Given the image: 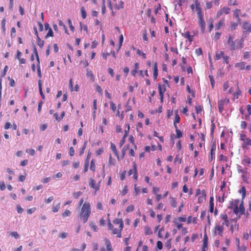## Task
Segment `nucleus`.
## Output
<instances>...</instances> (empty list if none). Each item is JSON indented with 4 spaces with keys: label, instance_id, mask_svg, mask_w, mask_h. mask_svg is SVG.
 I'll list each match as a JSON object with an SVG mask.
<instances>
[{
    "label": "nucleus",
    "instance_id": "obj_1",
    "mask_svg": "<svg viewBox=\"0 0 251 251\" xmlns=\"http://www.w3.org/2000/svg\"><path fill=\"white\" fill-rule=\"evenodd\" d=\"M228 208L231 209L233 213L236 215L237 219H240L242 215L245 214V208L244 206V202L239 199L230 201Z\"/></svg>",
    "mask_w": 251,
    "mask_h": 251
},
{
    "label": "nucleus",
    "instance_id": "obj_2",
    "mask_svg": "<svg viewBox=\"0 0 251 251\" xmlns=\"http://www.w3.org/2000/svg\"><path fill=\"white\" fill-rule=\"evenodd\" d=\"M113 225L108 220V229L112 231V235H117L118 238L122 237V231L124 228V223L122 219L116 218L113 221Z\"/></svg>",
    "mask_w": 251,
    "mask_h": 251
},
{
    "label": "nucleus",
    "instance_id": "obj_3",
    "mask_svg": "<svg viewBox=\"0 0 251 251\" xmlns=\"http://www.w3.org/2000/svg\"><path fill=\"white\" fill-rule=\"evenodd\" d=\"M244 42L243 38H241L240 40H234V37L233 35H229L226 43V46L231 51L241 50L243 48Z\"/></svg>",
    "mask_w": 251,
    "mask_h": 251
},
{
    "label": "nucleus",
    "instance_id": "obj_4",
    "mask_svg": "<svg viewBox=\"0 0 251 251\" xmlns=\"http://www.w3.org/2000/svg\"><path fill=\"white\" fill-rule=\"evenodd\" d=\"M91 213V205L89 202L85 201L81 206L78 214V218L83 223H86Z\"/></svg>",
    "mask_w": 251,
    "mask_h": 251
},
{
    "label": "nucleus",
    "instance_id": "obj_5",
    "mask_svg": "<svg viewBox=\"0 0 251 251\" xmlns=\"http://www.w3.org/2000/svg\"><path fill=\"white\" fill-rule=\"evenodd\" d=\"M163 84H161L160 83L158 84L159 99L161 102H163V101L164 94L166 92V86H169V82L166 79L163 78Z\"/></svg>",
    "mask_w": 251,
    "mask_h": 251
},
{
    "label": "nucleus",
    "instance_id": "obj_6",
    "mask_svg": "<svg viewBox=\"0 0 251 251\" xmlns=\"http://www.w3.org/2000/svg\"><path fill=\"white\" fill-rule=\"evenodd\" d=\"M240 139L243 142L242 144L243 149H248L249 146H251V139L248 138L245 134H241Z\"/></svg>",
    "mask_w": 251,
    "mask_h": 251
},
{
    "label": "nucleus",
    "instance_id": "obj_7",
    "mask_svg": "<svg viewBox=\"0 0 251 251\" xmlns=\"http://www.w3.org/2000/svg\"><path fill=\"white\" fill-rule=\"evenodd\" d=\"M224 227L223 225L216 224L213 229V233L214 235H219L220 237H223Z\"/></svg>",
    "mask_w": 251,
    "mask_h": 251
},
{
    "label": "nucleus",
    "instance_id": "obj_8",
    "mask_svg": "<svg viewBox=\"0 0 251 251\" xmlns=\"http://www.w3.org/2000/svg\"><path fill=\"white\" fill-rule=\"evenodd\" d=\"M229 102V100L227 98L223 99L218 102V106L219 111L220 113H222L225 109V106Z\"/></svg>",
    "mask_w": 251,
    "mask_h": 251
},
{
    "label": "nucleus",
    "instance_id": "obj_9",
    "mask_svg": "<svg viewBox=\"0 0 251 251\" xmlns=\"http://www.w3.org/2000/svg\"><path fill=\"white\" fill-rule=\"evenodd\" d=\"M128 176H131L133 175V177L135 180V181H137L138 180V172L137 169V166L135 162L133 164V168L131 169L128 172Z\"/></svg>",
    "mask_w": 251,
    "mask_h": 251
},
{
    "label": "nucleus",
    "instance_id": "obj_10",
    "mask_svg": "<svg viewBox=\"0 0 251 251\" xmlns=\"http://www.w3.org/2000/svg\"><path fill=\"white\" fill-rule=\"evenodd\" d=\"M229 12H230L229 8L226 7V6L222 7L217 12L216 15V18H220L224 14H228L229 13Z\"/></svg>",
    "mask_w": 251,
    "mask_h": 251
},
{
    "label": "nucleus",
    "instance_id": "obj_11",
    "mask_svg": "<svg viewBox=\"0 0 251 251\" xmlns=\"http://www.w3.org/2000/svg\"><path fill=\"white\" fill-rule=\"evenodd\" d=\"M220 218L223 221L222 225L228 226H229V221L227 215L226 213H222L220 215Z\"/></svg>",
    "mask_w": 251,
    "mask_h": 251
},
{
    "label": "nucleus",
    "instance_id": "obj_12",
    "mask_svg": "<svg viewBox=\"0 0 251 251\" xmlns=\"http://www.w3.org/2000/svg\"><path fill=\"white\" fill-rule=\"evenodd\" d=\"M33 52L35 55L36 60L37 61V66H38V69H37V72L38 75L41 77V71H40V62H39V57L38 56V52L37 50V49L35 45L33 46Z\"/></svg>",
    "mask_w": 251,
    "mask_h": 251
},
{
    "label": "nucleus",
    "instance_id": "obj_13",
    "mask_svg": "<svg viewBox=\"0 0 251 251\" xmlns=\"http://www.w3.org/2000/svg\"><path fill=\"white\" fill-rule=\"evenodd\" d=\"M195 11L197 12L198 17L203 16L201 8V3L198 0H195Z\"/></svg>",
    "mask_w": 251,
    "mask_h": 251
},
{
    "label": "nucleus",
    "instance_id": "obj_14",
    "mask_svg": "<svg viewBox=\"0 0 251 251\" xmlns=\"http://www.w3.org/2000/svg\"><path fill=\"white\" fill-rule=\"evenodd\" d=\"M89 184L90 187L94 189L96 192L99 190L100 185L96 183V181L94 179L90 178Z\"/></svg>",
    "mask_w": 251,
    "mask_h": 251
},
{
    "label": "nucleus",
    "instance_id": "obj_15",
    "mask_svg": "<svg viewBox=\"0 0 251 251\" xmlns=\"http://www.w3.org/2000/svg\"><path fill=\"white\" fill-rule=\"evenodd\" d=\"M198 18V23L200 26L201 27V31L202 33H204L205 29V23L203 19V16Z\"/></svg>",
    "mask_w": 251,
    "mask_h": 251
},
{
    "label": "nucleus",
    "instance_id": "obj_16",
    "mask_svg": "<svg viewBox=\"0 0 251 251\" xmlns=\"http://www.w3.org/2000/svg\"><path fill=\"white\" fill-rule=\"evenodd\" d=\"M216 149V146L215 144H213L211 146V149H210V155L209 157V161L210 162H211L213 160V158H215Z\"/></svg>",
    "mask_w": 251,
    "mask_h": 251
},
{
    "label": "nucleus",
    "instance_id": "obj_17",
    "mask_svg": "<svg viewBox=\"0 0 251 251\" xmlns=\"http://www.w3.org/2000/svg\"><path fill=\"white\" fill-rule=\"evenodd\" d=\"M208 237H207L206 234H205L203 236L202 247L201 251H206V249L207 248V246H208Z\"/></svg>",
    "mask_w": 251,
    "mask_h": 251
},
{
    "label": "nucleus",
    "instance_id": "obj_18",
    "mask_svg": "<svg viewBox=\"0 0 251 251\" xmlns=\"http://www.w3.org/2000/svg\"><path fill=\"white\" fill-rule=\"evenodd\" d=\"M206 192L204 190L201 191V195L200 196L198 199V203H203L206 200Z\"/></svg>",
    "mask_w": 251,
    "mask_h": 251
},
{
    "label": "nucleus",
    "instance_id": "obj_19",
    "mask_svg": "<svg viewBox=\"0 0 251 251\" xmlns=\"http://www.w3.org/2000/svg\"><path fill=\"white\" fill-rule=\"evenodd\" d=\"M110 148H111V150L113 152L114 154L116 156L117 159L118 160H120V156L119 155L118 151L116 149V147L114 143H110Z\"/></svg>",
    "mask_w": 251,
    "mask_h": 251
},
{
    "label": "nucleus",
    "instance_id": "obj_20",
    "mask_svg": "<svg viewBox=\"0 0 251 251\" xmlns=\"http://www.w3.org/2000/svg\"><path fill=\"white\" fill-rule=\"evenodd\" d=\"M225 25V19L220 20L215 25V29L219 30Z\"/></svg>",
    "mask_w": 251,
    "mask_h": 251
},
{
    "label": "nucleus",
    "instance_id": "obj_21",
    "mask_svg": "<svg viewBox=\"0 0 251 251\" xmlns=\"http://www.w3.org/2000/svg\"><path fill=\"white\" fill-rule=\"evenodd\" d=\"M225 55V52L222 50H220V51H217L215 53V55L214 57V60H218L222 58H223Z\"/></svg>",
    "mask_w": 251,
    "mask_h": 251
},
{
    "label": "nucleus",
    "instance_id": "obj_22",
    "mask_svg": "<svg viewBox=\"0 0 251 251\" xmlns=\"http://www.w3.org/2000/svg\"><path fill=\"white\" fill-rule=\"evenodd\" d=\"M242 28L247 32H251V24L247 21H244L243 23Z\"/></svg>",
    "mask_w": 251,
    "mask_h": 251
},
{
    "label": "nucleus",
    "instance_id": "obj_23",
    "mask_svg": "<svg viewBox=\"0 0 251 251\" xmlns=\"http://www.w3.org/2000/svg\"><path fill=\"white\" fill-rule=\"evenodd\" d=\"M251 163V159L248 156H245L242 160V164L249 167Z\"/></svg>",
    "mask_w": 251,
    "mask_h": 251
},
{
    "label": "nucleus",
    "instance_id": "obj_24",
    "mask_svg": "<svg viewBox=\"0 0 251 251\" xmlns=\"http://www.w3.org/2000/svg\"><path fill=\"white\" fill-rule=\"evenodd\" d=\"M246 63L244 61H241L235 64V67L239 69V70H243L245 68Z\"/></svg>",
    "mask_w": 251,
    "mask_h": 251
},
{
    "label": "nucleus",
    "instance_id": "obj_25",
    "mask_svg": "<svg viewBox=\"0 0 251 251\" xmlns=\"http://www.w3.org/2000/svg\"><path fill=\"white\" fill-rule=\"evenodd\" d=\"M180 121V117L178 114V111L176 110L175 112V120L174 121V126L175 128H176L177 124H178Z\"/></svg>",
    "mask_w": 251,
    "mask_h": 251
},
{
    "label": "nucleus",
    "instance_id": "obj_26",
    "mask_svg": "<svg viewBox=\"0 0 251 251\" xmlns=\"http://www.w3.org/2000/svg\"><path fill=\"white\" fill-rule=\"evenodd\" d=\"M107 164L109 167L115 166L116 164V160L114 158L112 157L111 154L109 155Z\"/></svg>",
    "mask_w": 251,
    "mask_h": 251
},
{
    "label": "nucleus",
    "instance_id": "obj_27",
    "mask_svg": "<svg viewBox=\"0 0 251 251\" xmlns=\"http://www.w3.org/2000/svg\"><path fill=\"white\" fill-rule=\"evenodd\" d=\"M153 75L154 79V80L156 79V78L158 76V67H157V64L156 62H155L153 64Z\"/></svg>",
    "mask_w": 251,
    "mask_h": 251
},
{
    "label": "nucleus",
    "instance_id": "obj_28",
    "mask_svg": "<svg viewBox=\"0 0 251 251\" xmlns=\"http://www.w3.org/2000/svg\"><path fill=\"white\" fill-rule=\"evenodd\" d=\"M182 36L185 38H187L189 42H191L193 40V36L190 35V33L189 31H186L184 33H182Z\"/></svg>",
    "mask_w": 251,
    "mask_h": 251
},
{
    "label": "nucleus",
    "instance_id": "obj_29",
    "mask_svg": "<svg viewBox=\"0 0 251 251\" xmlns=\"http://www.w3.org/2000/svg\"><path fill=\"white\" fill-rule=\"evenodd\" d=\"M233 12L234 17L237 19L238 22H240V18L239 17V15L241 13V10L239 9H236L233 11Z\"/></svg>",
    "mask_w": 251,
    "mask_h": 251
},
{
    "label": "nucleus",
    "instance_id": "obj_30",
    "mask_svg": "<svg viewBox=\"0 0 251 251\" xmlns=\"http://www.w3.org/2000/svg\"><path fill=\"white\" fill-rule=\"evenodd\" d=\"M86 76L89 78L91 82H94L95 77L91 71H88L87 70Z\"/></svg>",
    "mask_w": 251,
    "mask_h": 251
},
{
    "label": "nucleus",
    "instance_id": "obj_31",
    "mask_svg": "<svg viewBox=\"0 0 251 251\" xmlns=\"http://www.w3.org/2000/svg\"><path fill=\"white\" fill-rule=\"evenodd\" d=\"M104 242L106 246L107 251H113L110 241L109 239L105 238L104 239Z\"/></svg>",
    "mask_w": 251,
    "mask_h": 251
},
{
    "label": "nucleus",
    "instance_id": "obj_32",
    "mask_svg": "<svg viewBox=\"0 0 251 251\" xmlns=\"http://www.w3.org/2000/svg\"><path fill=\"white\" fill-rule=\"evenodd\" d=\"M209 211L210 213H213L214 211V198L213 197L210 198Z\"/></svg>",
    "mask_w": 251,
    "mask_h": 251
},
{
    "label": "nucleus",
    "instance_id": "obj_33",
    "mask_svg": "<svg viewBox=\"0 0 251 251\" xmlns=\"http://www.w3.org/2000/svg\"><path fill=\"white\" fill-rule=\"evenodd\" d=\"M129 148V145H127L125 146L122 149L121 152H122V155L120 157V160L122 159L125 157V156L126 155V151L128 150Z\"/></svg>",
    "mask_w": 251,
    "mask_h": 251
},
{
    "label": "nucleus",
    "instance_id": "obj_34",
    "mask_svg": "<svg viewBox=\"0 0 251 251\" xmlns=\"http://www.w3.org/2000/svg\"><path fill=\"white\" fill-rule=\"evenodd\" d=\"M187 222L188 224L193 223L196 224L197 222V217H192L191 216H190L188 217Z\"/></svg>",
    "mask_w": 251,
    "mask_h": 251
},
{
    "label": "nucleus",
    "instance_id": "obj_35",
    "mask_svg": "<svg viewBox=\"0 0 251 251\" xmlns=\"http://www.w3.org/2000/svg\"><path fill=\"white\" fill-rule=\"evenodd\" d=\"M170 203H171V205L172 207H173L174 208H175L176 207L177 202H176V198H173V197H171L170 198Z\"/></svg>",
    "mask_w": 251,
    "mask_h": 251
},
{
    "label": "nucleus",
    "instance_id": "obj_36",
    "mask_svg": "<svg viewBox=\"0 0 251 251\" xmlns=\"http://www.w3.org/2000/svg\"><path fill=\"white\" fill-rule=\"evenodd\" d=\"M241 177L244 182H246V183H248L249 173H248L247 171L246 174H242Z\"/></svg>",
    "mask_w": 251,
    "mask_h": 251
},
{
    "label": "nucleus",
    "instance_id": "obj_37",
    "mask_svg": "<svg viewBox=\"0 0 251 251\" xmlns=\"http://www.w3.org/2000/svg\"><path fill=\"white\" fill-rule=\"evenodd\" d=\"M145 234L146 235H149L152 234V231L149 226H145L144 227Z\"/></svg>",
    "mask_w": 251,
    "mask_h": 251
},
{
    "label": "nucleus",
    "instance_id": "obj_38",
    "mask_svg": "<svg viewBox=\"0 0 251 251\" xmlns=\"http://www.w3.org/2000/svg\"><path fill=\"white\" fill-rule=\"evenodd\" d=\"M90 169L91 171L94 172L96 171V164H95V160L93 159L90 162Z\"/></svg>",
    "mask_w": 251,
    "mask_h": 251
},
{
    "label": "nucleus",
    "instance_id": "obj_39",
    "mask_svg": "<svg viewBox=\"0 0 251 251\" xmlns=\"http://www.w3.org/2000/svg\"><path fill=\"white\" fill-rule=\"evenodd\" d=\"M37 44L41 48H42L44 45V41L41 39L39 37H38L36 39Z\"/></svg>",
    "mask_w": 251,
    "mask_h": 251
},
{
    "label": "nucleus",
    "instance_id": "obj_40",
    "mask_svg": "<svg viewBox=\"0 0 251 251\" xmlns=\"http://www.w3.org/2000/svg\"><path fill=\"white\" fill-rule=\"evenodd\" d=\"M124 1L123 0H121L118 4H116L115 5V7L117 10H119L120 9H123L124 7Z\"/></svg>",
    "mask_w": 251,
    "mask_h": 251
},
{
    "label": "nucleus",
    "instance_id": "obj_41",
    "mask_svg": "<svg viewBox=\"0 0 251 251\" xmlns=\"http://www.w3.org/2000/svg\"><path fill=\"white\" fill-rule=\"evenodd\" d=\"M238 24L237 23H235V22H230V27H229V30L230 31H232V30H235L237 26H238Z\"/></svg>",
    "mask_w": 251,
    "mask_h": 251
},
{
    "label": "nucleus",
    "instance_id": "obj_42",
    "mask_svg": "<svg viewBox=\"0 0 251 251\" xmlns=\"http://www.w3.org/2000/svg\"><path fill=\"white\" fill-rule=\"evenodd\" d=\"M241 94V91L240 90L239 87H237L236 91L233 94L234 99H238L240 95Z\"/></svg>",
    "mask_w": 251,
    "mask_h": 251
},
{
    "label": "nucleus",
    "instance_id": "obj_43",
    "mask_svg": "<svg viewBox=\"0 0 251 251\" xmlns=\"http://www.w3.org/2000/svg\"><path fill=\"white\" fill-rule=\"evenodd\" d=\"M90 226L91 229L94 232H97L99 230L98 226L95 225L94 223H90Z\"/></svg>",
    "mask_w": 251,
    "mask_h": 251
},
{
    "label": "nucleus",
    "instance_id": "obj_44",
    "mask_svg": "<svg viewBox=\"0 0 251 251\" xmlns=\"http://www.w3.org/2000/svg\"><path fill=\"white\" fill-rule=\"evenodd\" d=\"M87 141H85L82 148L80 149V151H79V155H82L84 152V151L86 149V147L87 146Z\"/></svg>",
    "mask_w": 251,
    "mask_h": 251
},
{
    "label": "nucleus",
    "instance_id": "obj_45",
    "mask_svg": "<svg viewBox=\"0 0 251 251\" xmlns=\"http://www.w3.org/2000/svg\"><path fill=\"white\" fill-rule=\"evenodd\" d=\"M246 188L244 186H242L241 189L239 190V193L242 194V198L244 199L246 197Z\"/></svg>",
    "mask_w": 251,
    "mask_h": 251
},
{
    "label": "nucleus",
    "instance_id": "obj_46",
    "mask_svg": "<svg viewBox=\"0 0 251 251\" xmlns=\"http://www.w3.org/2000/svg\"><path fill=\"white\" fill-rule=\"evenodd\" d=\"M60 208V202H58L55 206H53L52 208V211L56 213L58 211Z\"/></svg>",
    "mask_w": 251,
    "mask_h": 251
},
{
    "label": "nucleus",
    "instance_id": "obj_47",
    "mask_svg": "<svg viewBox=\"0 0 251 251\" xmlns=\"http://www.w3.org/2000/svg\"><path fill=\"white\" fill-rule=\"evenodd\" d=\"M175 129L176 132V138H179L182 137V132L179 129H178L177 126H176V128H175Z\"/></svg>",
    "mask_w": 251,
    "mask_h": 251
},
{
    "label": "nucleus",
    "instance_id": "obj_48",
    "mask_svg": "<svg viewBox=\"0 0 251 251\" xmlns=\"http://www.w3.org/2000/svg\"><path fill=\"white\" fill-rule=\"evenodd\" d=\"M237 172L238 173H242V174H246L247 173V168H245L244 169H242V167L240 165H238L237 167Z\"/></svg>",
    "mask_w": 251,
    "mask_h": 251
},
{
    "label": "nucleus",
    "instance_id": "obj_49",
    "mask_svg": "<svg viewBox=\"0 0 251 251\" xmlns=\"http://www.w3.org/2000/svg\"><path fill=\"white\" fill-rule=\"evenodd\" d=\"M126 129L125 130V134L124 135V138H126L128 136V134L130 129V125L129 124H126Z\"/></svg>",
    "mask_w": 251,
    "mask_h": 251
},
{
    "label": "nucleus",
    "instance_id": "obj_50",
    "mask_svg": "<svg viewBox=\"0 0 251 251\" xmlns=\"http://www.w3.org/2000/svg\"><path fill=\"white\" fill-rule=\"evenodd\" d=\"M80 11H81V14L82 18L83 19H85L86 18V17H87V14H86V11L85 10V8H84V7L83 6L81 7Z\"/></svg>",
    "mask_w": 251,
    "mask_h": 251
},
{
    "label": "nucleus",
    "instance_id": "obj_51",
    "mask_svg": "<svg viewBox=\"0 0 251 251\" xmlns=\"http://www.w3.org/2000/svg\"><path fill=\"white\" fill-rule=\"evenodd\" d=\"M235 224L234 225H231L230 227V231L232 233L233 232L234 230L238 228V225L236 224V221H235Z\"/></svg>",
    "mask_w": 251,
    "mask_h": 251
},
{
    "label": "nucleus",
    "instance_id": "obj_52",
    "mask_svg": "<svg viewBox=\"0 0 251 251\" xmlns=\"http://www.w3.org/2000/svg\"><path fill=\"white\" fill-rule=\"evenodd\" d=\"M71 214V212L69 210L66 209L65 211L62 213V216L63 218H65L66 217L70 216Z\"/></svg>",
    "mask_w": 251,
    "mask_h": 251
},
{
    "label": "nucleus",
    "instance_id": "obj_53",
    "mask_svg": "<svg viewBox=\"0 0 251 251\" xmlns=\"http://www.w3.org/2000/svg\"><path fill=\"white\" fill-rule=\"evenodd\" d=\"M109 103H110V108L112 110V111L113 112H116V109H117L116 104L112 101H110Z\"/></svg>",
    "mask_w": 251,
    "mask_h": 251
},
{
    "label": "nucleus",
    "instance_id": "obj_54",
    "mask_svg": "<svg viewBox=\"0 0 251 251\" xmlns=\"http://www.w3.org/2000/svg\"><path fill=\"white\" fill-rule=\"evenodd\" d=\"M97 99L94 100L93 102V108L94 110L93 113L94 115H95V113H96V110L97 109Z\"/></svg>",
    "mask_w": 251,
    "mask_h": 251
},
{
    "label": "nucleus",
    "instance_id": "obj_55",
    "mask_svg": "<svg viewBox=\"0 0 251 251\" xmlns=\"http://www.w3.org/2000/svg\"><path fill=\"white\" fill-rule=\"evenodd\" d=\"M134 194L136 196H137L140 193V187L137 186V184H134Z\"/></svg>",
    "mask_w": 251,
    "mask_h": 251
},
{
    "label": "nucleus",
    "instance_id": "obj_56",
    "mask_svg": "<svg viewBox=\"0 0 251 251\" xmlns=\"http://www.w3.org/2000/svg\"><path fill=\"white\" fill-rule=\"evenodd\" d=\"M137 53L140 56H141L143 59H145L146 58V54L145 53H143L140 50H137Z\"/></svg>",
    "mask_w": 251,
    "mask_h": 251
},
{
    "label": "nucleus",
    "instance_id": "obj_57",
    "mask_svg": "<svg viewBox=\"0 0 251 251\" xmlns=\"http://www.w3.org/2000/svg\"><path fill=\"white\" fill-rule=\"evenodd\" d=\"M209 25H208V29L209 31L210 32L213 28V20L212 19H210L209 21Z\"/></svg>",
    "mask_w": 251,
    "mask_h": 251
},
{
    "label": "nucleus",
    "instance_id": "obj_58",
    "mask_svg": "<svg viewBox=\"0 0 251 251\" xmlns=\"http://www.w3.org/2000/svg\"><path fill=\"white\" fill-rule=\"evenodd\" d=\"M129 142L133 145H134V149L135 150L137 149V146L135 144V143H134V137H133L132 135H130L129 137Z\"/></svg>",
    "mask_w": 251,
    "mask_h": 251
},
{
    "label": "nucleus",
    "instance_id": "obj_59",
    "mask_svg": "<svg viewBox=\"0 0 251 251\" xmlns=\"http://www.w3.org/2000/svg\"><path fill=\"white\" fill-rule=\"evenodd\" d=\"M7 70H8V66L6 65L4 68V69L3 70V72L1 73V75H0V78H2L3 77L5 76V75H6V73L7 71Z\"/></svg>",
    "mask_w": 251,
    "mask_h": 251
},
{
    "label": "nucleus",
    "instance_id": "obj_60",
    "mask_svg": "<svg viewBox=\"0 0 251 251\" xmlns=\"http://www.w3.org/2000/svg\"><path fill=\"white\" fill-rule=\"evenodd\" d=\"M186 89H187V92L189 93H190L192 94V97L194 98L195 97V91L191 90L190 87L188 85H187V86Z\"/></svg>",
    "mask_w": 251,
    "mask_h": 251
},
{
    "label": "nucleus",
    "instance_id": "obj_61",
    "mask_svg": "<svg viewBox=\"0 0 251 251\" xmlns=\"http://www.w3.org/2000/svg\"><path fill=\"white\" fill-rule=\"evenodd\" d=\"M16 29L14 27H12L11 30L10 36L12 38H15L16 36Z\"/></svg>",
    "mask_w": 251,
    "mask_h": 251
},
{
    "label": "nucleus",
    "instance_id": "obj_62",
    "mask_svg": "<svg viewBox=\"0 0 251 251\" xmlns=\"http://www.w3.org/2000/svg\"><path fill=\"white\" fill-rule=\"evenodd\" d=\"M53 32L51 28H50L48 31V32L47 33V34H46V35L45 36V38H47L49 37H53Z\"/></svg>",
    "mask_w": 251,
    "mask_h": 251
},
{
    "label": "nucleus",
    "instance_id": "obj_63",
    "mask_svg": "<svg viewBox=\"0 0 251 251\" xmlns=\"http://www.w3.org/2000/svg\"><path fill=\"white\" fill-rule=\"evenodd\" d=\"M128 192V188L126 185L125 186L124 188L122 190V191L121 192V193L122 196H125L126 195Z\"/></svg>",
    "mask_w": 251,
    "mask_h": 251
},
{
    "label": "nucleus",
    "instance_id": "obj_64",
    "mask_svg": "<svg viewBox=\"0 0 251 251\" xmlns=\"http://www.w3.org/2000/svg\"><path fill=\"white\" fill-rule=\"evenodd\" d=\"M134 210V206L133 205H128L126 209V212H132Z\"/></svg>",
    "mask_w": 251,
    "mask_h": 251
}]
</instances>
